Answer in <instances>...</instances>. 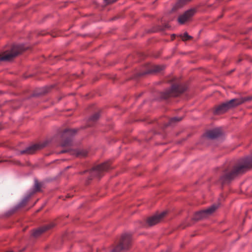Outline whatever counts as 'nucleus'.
<instances>
[{
	"label": "nucleus",
	"mask_w": 252,
	"mask_h": 252,
	"mask_svg": "<svg viewBox=\"0 0 252 252\" xmlns=\"http://www.w3.org/2000/svg\"><path fill=\"white\" fill-rule=\"evenodd\" d=\"M131 245V236L126 233L122 235L120 243L110 252H124L127 251Z\"/></svg>",
	"instance_id": "7"
},
{
	"label": "nucleus",
	"mask_w": 252,
	"mask_h": 252,
	"mask_svg": "<svg viewBox=\"0 0 252 252\" xmlns=\"http://www.w3.org/2000/svg\"><path fill=\"white\" fill-rule=\"evenodd\" d=\"M237 98H233L219 105L215 110V113L217 114L224 113L229 109L237 106L236 105Z\"/></svg>",
	"instance_id": "10"
},
{
	"label": "nucleus",
	"mask_w": 252,
	"mask_h": 252,
	"mask_svg": "<svg viewBox=\"0 0 252 252\" xmlns=\"http://www.w3.org/2000/svg\"><path fill=\"white\" fill-rule=\"evenodd\" d=\"M166 211H163L160 214H157L148 219L147 222L149 226H153L159 222L161 219L166 215Z\"/></svg>",
	"instance_id": "12"
},
{
	"label": "nucleus",
	"mask_w": 252,
	"mask_h": 252,
	"mask_svg": "<svg viewBox=\"0 0 252 252\" xmlns=\"http://www.w3.org/2000/svg\"><path fill=\"white\" fill-rule=\"evenodd\" d=\"M182 120V117H174L171 118L168 123V124L166 125V126H172L176 123L180 122Z\"/></svg>",
	"instance_id": "19"
},
{
	"label": "nucleus",
	"mask_w": 252,
	"mask_h": 252,
	"mask_svg": "<svg viewBox=\"0 0 252 252\" xmlns=\"http://www.w3.org/2000/svg\"><path fill=\"white\" fill-rule=\"evenodd\" d=\"M187 86L183 84L176 83L173 84L171 87L163 93L161 97L166 99L170 96H177L187 90Z\"/></svg>",
	"instance_id": "3"
},
{
	"label": "nucleus",
	"mask_w": 252,
	"mask_h": 252,
	"mask_svg": "<svg viewBox=\"0 0 252 252\" xmlns=\"http://www.w3.org/2000/svg\"><path fill=\"white\" fill-rule=\"evenodd\" d=\"M109 168L110 165L107 163H103L94 167L89 171L88 180H91L94 178H100L103 175V173Z\"/></svg>",
	"instance_id": "6"
},
{
	"label": "nucleus",
	"mask_w": 252,
	"mask_h": 252,
	"mask_svg": "<svg viewBox=\"0 0 252 252\" xmlns=\"http://www.w3.org/2000/svg\"><path fill=\"white\" fill-rule=\"evenodd\" d=\"M76 129H66L64 130L62 134V137L64 139L63 140L61 143L62 147L70 146L72 144V141L73 136L77 132Z\"/></svg>",
	"instance_id": "8"
},
{
	"label": "nucleus",
	"mask_w": 252,
	"mask_h": 252,
	"mask_svg": "<svg viewBox=\"0 0 252 252\" xmlns=\"http://www.w3.org/2000/svg\"><path fill=\"white\" fill-rule=\"evenodd\" d=\"M67 152H70L71 154L75 155L77 157H84L87 155V151L84 149H77L74 151H70V150H62L60 152L61 153H64Z\"/></svg>",
	"instance_id": "14"
},
{
	"label": "nucleus",
	"mask_w": 252,
	"mask_h": 252,
	"mask_svg": "<svg viewBox=\"0 0 252 252\" xmlns=\"http://www.w3.org/2000/svg\"><path fill=\"white\" fill-rule=\"evenodd\" d=\"M252 167V155L247 156L239 160L231 168H225L220 178L222 184H228L239 174H242Z\"/></svg>",
	"instance_id": "1"
},
{
	"label": "nucleus",
	"mask_w": 252,
	"mask_h": 252,
	"mask_svg": "<svg viewBox=\"0 0 252 252\" xmlns=\"http://www.w3.org/2000/svg\"><path fill=\"white\" fill-rule=\"evenodd\" d=\"M34 188L35 189L33 190H29L17 204L10 209L8 212L9 215L13 214L15 211L25 205L34 192L39 190L40 185L36 180L35 181Z\"/></svg>",
	"instance_id": "5"
},
{
	"label": "nucleus",
	"mask_w": 252,
	"mask_h": 252,
	"mask_svg": "<svg viewBox=\"0 0 252 252\" xmlns=\"http://www.w3.org/2000/svg\"><path fill=\"white\" fill-rule=\"evenodd\" d=\"M194 13V10L190 9L186 11L183 14L180 15L178 19V22L183 24L188 20Z\"/></svg>",
	"instance_id": "13"
},
{
	"label": "nucleus",
	"mask_w": 252,
	"mask_h": 252,
	"mask_svg": "<svg viewBox=\"0 0 252 252\" xmlns=\"http://www.w3.org/2000/svg\"><path fill=\"white\" fill-rule=\"evenodd\" d=\"M48 91H49V89L48 88L43 87L42 88H41L40 90L34 92V93H33L31 95V97L32 96H33V97L38 96L40 95H42V94L47 93L48 92Z\"/></svg>",
	"instance_id": "18"
},
{
	"label": "nucleus",
	"mask_w": 252,
	"mask_h": 252,
	"mask_svg": "<svg viewBox=\"0 0 252 252\" xmlns=\"http://www.w3.org/2000/svg\"><path fill=\"white\" fill-rule=\"evenodd\" d=\"M45 146V145L33 144L27 147L25 149L18 151L16 153L17 155L23 154H32L37 150L40 149Z\"/></svg>",
	"instance_id": "11"
},
{
	"label": "nucleus",
	"mask_w": 252,
	"mask_h": 252,
	"mask_svg": "<svg viewBox=\"0 0 252 252\" xmlns=\"http://www.w3.org/2000/svg\"><path fill=\"white\" fill-rule=\"evenodd\" d=\"M161 252H168L167 251H163Z\"/></svg>",
	"instance_id": "24"
},
{
	"label": "nucleus",
	"mask_w": 252,
	"mask_h": 252,
	"mask_svg": "<svg viewBox=\"0 0 252 252\" xmlns=\"http://www.w3.org/2000/svg\"><path fill=\"white\" fill-rule=\"evenodd\" d=\"M218 205L213 204L206 209L198 211L194 214L193 219L197 220L205 218L211 215L218 208Z\"/></svg>",
	"instance_id": "9"
},
{
	"label": "nucleus",
	"mask_w": 252,
	"mask_h": 252,
	"mask_svg": "<svg viewBox=\"0 0 252 252\" xmlns=\"http://www.w3.org/2000/svg\"><path fill=\"white\" fill-rule=\"evenodd\" d=\"M252 100V96H249L244 98H242L240 99H237L236 105H240L245 101H250Z\"/></svg>",
	"instance_id": "20"
},
{
	"label": "nucleus",
	"mask_w": 252,
	"mask_h": 252,
	"mask_svg": "<svg viewBox=\"0 0 252 252\" xmlns=\"http://www.w3.org/2000/svg\"><path fill=\"white\" fill-rule=\"evenodd\" d=\"M70 166H67V167H66V169H68V168H70Z\"/></svg>",
	"instance_id": "23"
},
{
	"label": "nucleus",
	"mask_w": 252,
	"mask_h": 252,
	"mask_svg": "<svg viewBox=\"0 0 252 252\" xmlns=\"http://www.w3.org/2000/svg\"><path fill=\"white\" fill-rule=\"evenodd\" d=\"M165 66L161 64H147L144 67V70H140L135 73V77H139L145 76L148 74H153L160 72L164 69Z\"/></svg>",
	"instance_id": "4"
},
{
	"label": "nucleus",
	"mask_w": 252,
	"mask_h": 252,
	"mask_svg": "<svg viewBox=\"0 0 252 252\" xmlns=\"http://www.w3.org/2000/svg\"><path fill=\"white\" fill-rule=\"evenodd\" d=\"M181 37L183 40H188L191 38V36L189 35L187 32L181 34Z\"/></svg>",
	"instance_id": "21"
},
{
	"label": "nucleus",
	"mask_w": 252,
	"mask_h": 252,
	"mask_svg": "<svg viewBox=\"0 0 252 252\" xmlns=\"http://www.w3.org/2000/svg\"><path fill=\"white\" fill-rule=\"evenodd\" d=\"M26 49L23 45H13L9 49L0 54V63L10 61Z\"/></svg>",
	"instance_id": "2"
},
{
	"label": "nucleus",
	"mask_w": 252,
	"mask_h": 252,
	"mask_svg": "<svg viewBox=\"0 0 252 252\" xmlns=\"http://www.w3.org/2000/svg\"><path fill=\"white\" fill-rule=\"evenodd\" d=\"M54 226V224L53 223H50L49 224H47L44 225L36 230H35L33 233V235L34 237H37L39 236L43 232L50 229Z\"/></svg>",
	"instance_id": "16"
},
{
	"label": "nucleus",
	"mask_w": 252,
	"mask_h": 252,
	"mask_svg": "<svg viewBox=\"0 0 252 252\" xmlns=\"http://www.w3.org/2000/svg\"><path fill=\"white\" fill-rule=\"evenodd\" d=\"M32 74H29L28 76H26L25 77V78H28V77H32Z\"/></svg>",
	"instance_id": "22"
},
{
	"label": "nucleus",
	"mask_w": 252,
	"mask_h": 252,
	"mask_svg": "<svg viewBox=\"0 0 252 252\" xmlns=\"http://www.w3.org/2000/svg\"><path fill=\"white\" fill-rule=\"evenodd\" d=\"M221 135V132L220 128H216L208 131L207 133V136L211 139H215Z\"/></svg>",
	"instance_id": "15"
},
{
	"label": "nucleus",
	"mask_w": 252,
	"mask_h": 252,
	"mask_svg": "<svg viewBox=\"0 0 252 252\" xmlns=\"http://www.w3.org/2000/svg\"><path fill=\"white\" fill-rule=\"evenodd\" d=\"M100 117V114L99 113H95L92 116H91L89 119L88 122L87 124L88 126H92L91 123H94L96 122L98 120Z\"/></svg>",
	"instance_id": "17"
}]
</instances>
